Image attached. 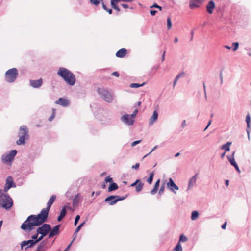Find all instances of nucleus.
<instances>
[{
  "instance_id": "nucleus-1",
  "label": "nucleus",
  "mask_w": 251,
  "mask_h": 251,
  "mask_svg": "<svg viewBox=\"0 0 251 251\" xmlns=\"http://www.w3.org/2000/svg\"><path fill=\"white\" fill-rule=\"evenodd\" d=\"M49 211L43 208L37 215H30L22 223L21 228L26 233H30L35 227L45 224L48 220Z\"/></svg>"
},
{
  "instance_id": "nucleus-2",
  "label": "nucleus",
  "mask_w": 251,
  "mask_h": 251,
  "mask_svg": "<svg viewBox=\"0 0 251 251\" xmlns=\"http://www.w3.org/2000/svg\"><path fill=\"white\" fill-rule=\"evenodd\" d=\"M57 75L61 77L66 83L70 85L73 86L76 82V78L75 75L69 70L60 67L57 71Z\"/></svg>"
},
{
  "instance_id": "nucleus-3",
  "label": "nucleus",
  "mask_w": 251,
  "mask_h": 251,
  "mask_svg": "<svg viewBox=\"0 0 251 251\" xmlns=\"http://www.w3.org/2000/svg\"><path fill=\"white\" fill-rule=\"evenodd\" d=\"M19 139L17 140L16 144L18 145H24L25 144V140L29 138L28 129L25 125L20 126L19 129Z\"/></svg>"
},
{
  "instance_id": "nucleus-4",
  "label": "nucleus",
  "mask_w": 251,
  "mask_h": 251,
  "mask_svg": "<svg viewBox=\"0 0 251 251\" xmlns=\"http://www.w3.org/2000/svg\"><path fill=\"white\" fill-rule=\"evenodd\" d=\"M17 151L16 150H12L8 152L3 154L1 156V161L3 163L8 165H11L17 155Z\"/></svg>"
},
{
  "instance_id": "nucleus-5",
  "label": "nucleus",
  "mask_w": 251,
  "mask_h": 251,
  "mask_svg": "<svg viewBox=\"0 0 251 251\" xmlns=\"http://www.w3.org/2000/svg\"><path fill=\"white\" fill-rule=\"evenodd\" d=\"M18 75V70L15 68L8 70L5 74V79L8 83L14 82Z\"/></svg>"
},
{
  "instance_id": "nucleus-6",
  "label": "nucleus",
  "mask_w": 251,
  "mask_h": 251,
  "mask_svg": "<svg viewBox=\"0 0 251 251\" xmlns=\"http://www.w3.org/2000/svg\"><path fill=\"white\" fill-rule=\"evenodd\" d=\"M0 201H1L0 202V207L6 210H10L13 206V200L8 194H6L4 197L0 199Z\"/></svg>"
},
{
  "instance_id": "nucleus-7",
  "label": "nucleus",
  "mask_w": 251,
  "mask_h": 251,
  "mask_svg": "<svg viewBox=\"0 0 251 251\" xmlns=\"http://www.w3.org/2000/svg\"><path fill=\"white\" fill-rule=\"evenodd\" d=\"M97 91L98 94L105 101L108 103L112 102L113 96L108 90L103 88H98Z\"/></svg>"
},
{
  "instance_id": "nucleus-8",
  "label": "nucleus",
  "mask_w": 251,
  "mask_h": 251,
  "mask_svg": "<svg viewBox=\"0 0 251 251\" xmlns=\"http://www.w3.org/2000/svg\"><path fill=\"white\" fill-rule=\"evenodd\" d=\"M36 229V232L39 234H44L45 236L49 235V232L51 229V226L49 224H43Z\"/></svg>"
},
{
  "instance_id": "nucleus-9",
  "label": "nucleus",
  "mask_w": 251,
  "mask_h": 251,
  "mask_svg": "<svg viewBox=\"0 0 251 251\" xmlns=\"http://www.w3.org/2000/svg\"><path fill=\"white\" fill-rule=\"evenodd\" d=\"M121 120L126 125L128 126L132 125L134 123V119L131 118L129 114H126L121 117Z\"/></svg>"
},
{
  "instance_id": "nucleus-10",
  "label": "nucleus",
  "mask_w": 251,
  "mask_h": 251,
  "mask_svg": "<svg viewBox=\"0 0 251 251\" xmlns=\"http://www.w3.org/2000/svg\"><path fill=\"white\" fill-rule=\"evenodd\" d=\"M36 245L35 243L31 240H24L20 243L21 249L23 250L24 247L26 246L25 250L26 251L29 248H31Z\"/></svg>"
},
{
  "instance_id": "nucleus-11",
  "label": "nucleus",
  "mask_w": 251,
  "mask_h": 251,
  "mask_svg": "<svg viewBox=\"0 0 251 251\" xmlns=\"http://www.w3.org/2000/svg\"><path fill=\"white\" fill-rule=\"evenodd\" d=\"M60 224L55 225L52 228H51L48 235V238H52L55 236H57L60 233Z\"/></svg>"
},
{
  "instance_id": "nucleus-12",
  "label": "nucleus",
  "mask_w": 251,
  "mask_h": 251,
  "mask_svg": "<svg viewBox=\"0 0 251 251\" xmlns=\"http://www.w3.org/2000/svg\"><path fill=\"white\" fill-rule=\"evenodd\" d=\"M167 187L175 194H176L175 190H178L179 189L178 186L175 184L171 178L169 179V181L167 183Z\"/></svg>"
},
{
  "instance_id": "nucleus-13",
  "label": "nucleus",
  "mask_w": 251,
  "mask_h": 251,
  "mask_svg": "<svg viewBox=\"0 0 251 251\" xmlns=\"http://www.w3.org/2000/svg\"><path fill=\"white\" fill-rule=\"evenodd\" d=\"M215 7L216 6L214 1L212 0H210L206 5L207 12L209 14H212Z\"/></svg>"
},
{
  "instance_id": "nucleus-14",
  "label": "nucleus",
  "mask_w": 251,
  "mask_h": 251,
  "mask_svg": "<svg viewBox=\"0 0 251 251\" xmlns=\"http://www.w3.org/2000/svg\"><path fill=\"white\" fill-rule=\"evenodd\" d=\"M251 117L249 114H248L246 116V122L247 123V128L246 131L248 135V139L249 140L250 139V129L251 127Z\"/></svg>"
},
{
  "instance_id": "nucleus-15",
  "label": "nucleus",
  "mask_w": 251,
  "mask_h": 251,
  "mask_svg": "<svg viewBox=\"0 0 251 251\" xmlns=\"http://www.w3.org/2000/svg\"><path fill=\"white\" fill-rule=\"evenodd\" d=\"M104 201L107 202L109 205H113L117 202L115 195H110L107 197Z\"/></svg>"
},
{
  "instance_id": "nucleus-16",
  "label": "nucleus",
  "mask_w": 251,
  "mask_h": 251,
  "mask_svg": "<svg viewBox=\"0 0 251 251\" xmlns=\"http://www.w3.org/2000/svg\"><path fill=\"white\" fill-rule=\"evenodd\" d=\"M43 84V79L40 78L38 80H30V84L34 88L40 87Z\"/></svg>"
},
{
  "instance_id": "nucleus-17",
  "label": "nucleus",
  "mask_w": 251,
  "mask_h": 251,
  "mask_svg": "<svg viewBox=\"0 0 251 251\" xmlns=\"http://www.w3.org/2000/svg\"><path fill=\"white\" fill-rule=\"evenodd\" d=\"M56 103L60 104L64 107H66L69 105V101L66 99L60 98L56 101Z\"/></svg>"
},
{
  "instance_id": "nucleus-18",
  "label": "nucleus",
  "mask_w": 251,
  "mask_h": 251,
  "mask_svg": "<svg viewBox=\"0 0 251 251\" xmlns=\"http://www.w3.org/2000/svg\"><path fill=\"white\" fill-rule=\"evenodd\" d=\"M127 54V50L123 48L118 50L116 53V56L119 58H123Z\"/></svg>"
},
{
  "instance_id": "nucleus-19",
  "label": "nucleus",
  "mask_w": 251,
  "mask_h": 251,
  "mask_svg": "<svg viewBox=\"0 0 251 251\" xmlns=\"http://www.w3.org/2000/svg\"><path fill=\"white\" fill-rule=\"evenodd\" d=\"M5 185L9 187L10 188H15L16 187V185L15 183L14 180L12 179V177L10 176L7 178Z\"/></svg>"
},
{
  "instance_id": "nucleus-20",
  "label": "nucleus",
  "mask_w": 251,
  "mask_h": 251,
  "mask_svg": "<svg viewBox=\"0 0 251 251\" xmlns=\"http://www.w3.org/2000/svg\"><path fill=\"white\" fill-rule=\"evenodd\" d=\"M67 206H64L60 212L59 215L58 216L57 220L58 222H60L63 218L66 216L67 213Z\"/></svg>"
},
{
  "instance_id": "nucleus-21",
  "label": "nucleus",
  "mask_w": 251,
  "mask_h": 251,
  "mask_svg": "<svg viewBox=\"0 0 251 251\" xmlns=\"http://www.w3.org/2000/svg\"><path fill=\"white\" fill-rule=\"evenodd\" d=\"M56 196L54 195H52L47 202V207L45 208L48 210V211H50V207L53 204V203L54 202Z\"/></svg>"
},
{
  "instance_id": "nucleus-22",
  "label": "nucleus",
  "mask_w": 251,
  "mask_h": 251,
  "mask_svg": "<svg viewBox=\"0 0 251 251\" xmlns=\"http://www.w3.org/2000/svg\"><path fill=\"white\" fill-rule=\"evenodd\" d=\"M48 238H46L44 240H43V241L39 242V243L38 244V245H37V247H38L39 248H43V249H46V250H48L50 247L47 244H48Z\"/></svg>"
},
{
  "instance_id": "nucleus-23",
  "label": "nucleus",
  "mask_w": 251,
  "mask_h": 251,
  "mask_svg": "<svg viewBox=\"0 0 251 251\" xmlns=\"http://www.w3.org/2000/svg\"><path fill=\"white\" fill-rule=\"evenodd\" d=\"M158 114L156 110H154L153 112L152 116L150 118L149 120V125H152L157 120Z\"/></svg>"
},
{
  "instance_id": "nucleus-24",
  "label": "nucleus",
  "mask_w": 251,
  "mask_h": 251,
  "mask_svg": "<svg viewBox=\"0 0 251 251\" xmlns=\"http://www.w3.org/2000/svg\"><path fill=\"white\" fill-rule=\"evenodd\" d=\"M198 173L195 174L193 177H192L189 181V184L188 186V189H189L191 186L195 185L197 180V176H198Z\"/></svg>"
},
{
  "instance_id": "nucleus-25",
  "label": "nucleus",
  "mask_w": 251,
  "mask_h": 251,
  "mask_svg": "<svg viewBox=\"0 0 251 251\" xmlns=\"http://www.w3.org/2000/svg\"><path fill=\"white\" fill-rule=\"evenodd\" d=\"M235 152V151H234L233 152V153H232V154L231 155H228L227 156L229 162H230V164L232 166H234L235 165H236V164H237L235 161V159H234Z\"/></svg>"
},
{
  "instance_id": "nucleus-26",
  "label": "nucleus",
  "mask_w": 251,
  "mask_h": 251,
  "mask_svg": "<svg viewBox=\"0 0 251 251\" xmlns=\"http://www.w3.org/2000/svg\"><path fill=\"white\" fill-rule=\"evenodd\" d=\"M85 221L81 223L80 224H79L78 225V226L76 227V228L75 229L74 234H73V241H74L76 237L77 236V233L80 231V230L81 229V228L82 227V226H84V225L85 224Z\"/></svg>"
},
{
  "instance_id": "nucleus-27",
  "label": "nucleus",
  "mask_w": 251,
  "mask_h": 251,
  "mask_svg": "<svg viewBox=\"0 0 251 251\" xmlns=\"http://www.w3.org/2000/svg\"><path fill=\"white\" fill-rule=\"evenodd\" d=\"M118 184L114 182L111 183L108 188V192H110L113 191H115L118 189Z\"/></svg>"
},
{
  "instance_id": "nucleus-28",
  "label": "nucleus",
  "mask_w": 251,
  "mask_h": 251,
  "mask_svg": "<svg viewBox=\"0 0 251 251\" xmlns=\"http://www.w3.org/2000/svg\"><path fill=\"white\" fill-rule=\"evenodd\" d=\"M231 145V142H227L226 144L223 145L221 147V149L224 150L225 151H230V146Z\"/></svg>"
},
{
  "instance_id": "nucleus-29",
  "label": "nucleus",
  "mask_w": 251,
  "mask_h": 251,
  "mask_svg": "<svg viewBox=\"0 0 251 251\" xmlns=\"http://www.w3.org/2000/svg\"><path fill=\"white\" fill-rule=\"evenodd\" d=\"M79 202V194H77L76 195L73 200V206H77Z\"/></svg>"
},
{
  "instance_id": "nucleus-30",
  "label": "nucleus",
  "mask_w": 251,
  "mask_h": 251,
  "mask_svg": "<svg viewBox=\"0 0 251 251\" xmlns=\"http://www.w3.org/2000/svg\"><path fill=\"white\" fill-rule=\"evenodd\" d=\"M184 76V73L182 72L178 74L175 77L174 82H173V87H175L176 84L178 80L179 79L180 77Z\"/></svg>"
},
{
  "instance_id": "nucleus-31",
  "label": "nucleus",
  "mask_w": 251,
  "mask_h": 251,
  "mask_svg": "<svg viewBox=\"0 0 251 251\" xmlns=\"http://www.w3.org/2000/svg\"><path fill=\"white\" fill-rule=\"evenodd\" d=\"M154 176V172H151V173H150L149 177L147 179V182L149 184H151L152 183Z\"/></svg>"
},
{
  "instance_id": "nucleus-32",
  "label": "nucleus",
  "mask_w": 251,
  "mask_h": 251,
  "mask_svg": "<svg viewBox=\"0 0 251 251\" xmlns=\"http://www.w3.org/2000/svg\"><path fill=\"white\" fill-rule=\"evenodd\" d=\"M199 215V213L197 211L195 210L192 211L191 215V220L193 221L196 220L198 218Z\"/></svg>"
},
{
  "instance_id": "nucleus-33",
  "label": "nucleus",
  "mask_w": 251,
  "mask_h": 251,
  "mask_svg": "<svg viewBox=\"0 0 251 251\" xmlns=\"http://www.w3.org/2000/svg\"><path fill=\"white\" fill-rule=\"evenodd\" d=\"M144 186V184L142 182L141 180L140 179V181L139 183L137 184L135 190L137 192H140L142 189H143V187Z\"/></svg>"
},
{
  "instance_id": "nucleus-34",
  "label": "nucleus",
  "mask_w": 251,
  "mask_h": 251,
  "mask_svg": "<svg viewBox=\"0 0 251 251\" xmlns=\"http://www.w3.org/2000/svg\"><path fill=\"white\" fill-rule=\"evenodd\" d=\"M146 84L145 82H144L142 84H139L136 83H132L130 84V87L133 88H137L143 86Z\"/></svg>"
},
{
  "instance_id": "nucleus-35",
  "label": "nucleus",
  "mask_w": 251,
  "mask_h": 251,
  "mask_svg": "<svg viewBox=\"0 0 251 251\" xmlns=\"http://www.w3.org/2000/svg\"><path fill=\"white\" fill-rule=\"evenodd\" d=\"M39 234L38 233V232H36V233L32 235L31 237V239L35 243L36 245L38 243V236H39Z\"/></svg>"
},
{
  "instance_id": "nucleus-36",
  "label": "nucleus",
  "mask_w": 251,
  "mask_h": 251,
  "mask_svg": "<svg viewBox=\"0 0 251 251\" xmlns=\"http://www.w3.org/2000/svg\"><path fill=\"white\" fill-rule=\"evenodd\" d=\"M188 240L187 237L184 235V234H182L179 236V241L178 243H181V242H184L187 241Z\"/></svg>"
},
{
  "instance_id": "nucleus-37",
  "label": "nucleus",
  "mask_w": 251,
  "mask_h": 251,
  "mask_svg": "<svg viewBox=\"0 0 251 251\" xmlns=\"http://www.w3.org/2000/svg\"><path fill=\"white\" fill-rule=\"evenodd\" d=\"M174 251H182V248L181 243H177L176 244L174 248Z\"/></svg>"
},
{
  "instance_id": "nucleus-38",
  "label": "nucleus",
  "mask_w": 251,
  "mask_h": 251,
  "mask_svg": "<svg viewBox=\"0 0 251 251\" xmlns=\"http://www.w3.org/2000/svg\"><path fill=\"white\" fill-rule=\"evenodd\" d=\"M167 26L168 30H170L172 28V24L170 17H168L167 19Z\"/></svg>"
},
{
  "instance_id": "nucleus-39",
  "label": "nucleus",
  "mask_w": 251,
  "mask_h": 251,
  "mask_svg": "<svg viewBox=\"0 0 251 251\" xmlns=\"http://www.w3.org/2000/svg\"><path fill=\"white\" fill-rule=\"evenodd\" d=\"M128 195L129 194H126L125 196H118V195H115L116 196V200L117 201V202L119 201H123V200H125L128 196Z\"/></svg>"
},
{
  "instance_id": "nucleus-40",
  "label": "nucleus",
  "mask_w": 251,
  "mask_h": 251,
  "mask_svg": "<svg viewBox=\"0 0 251 251\" xmlns=\"http://www.w3.org/2000/svg\"><path fill=\"white\" fill-rule=\"evenodd\" d=\"M232 50L233 51H236L237 49H238L239 48V43L238 42H233L232 44Z\"/></svg>"
},
{
  "instance_id": "nucleus-41",
  "label": "nucleus",
  "mask_w": 251,
  "mask_h": 251,
  "mask_svg": "<svg viewBox=\"0 0 251 251\" xmlns=\"http://www.w3.org/2000/svg\"><path fill=\"white\" fill-rule=\"evenodd\" d=\"M113 182V178L110 176H106L104 179V183H109L111 184V183H112Z\"/></svg>"
},
{
  "instance_id": "nucleus-42",
  "label": "nucleus",
  "mask_w": 251,
  "mask_h": 251,
  "mask_svg": "<svg viewBox=\"0 0 251 251\" xmlns=\"http://www.w3.org/2000/svg\"><path fill=\"white\" fill-rule=\"evenodd\" d=\"M150 8H157L160 11H162V7L159 5H158L156 3L154 2L151 6L150 7Z\"/></svg>"
},
{
  "instance_id": "nucleus-43",
  "label": "nucleus",
  "mask_w": 251,
  "mask_h": 251,
  "mask_svg": "<svg viewBox=\"0 0 251 251\" xmlns=\"http://www.w3.org/2000/svg\"><path fill=\"white\" fill-rule=\"evenodd\" d=\"M198 7H199L198 4H197V3H195L194 2H192V1H190V4H189V7L190 9H195V8Z\"/></svg>"
},
{
  "instance_id": "nucleus-44",
  "label": "nucleus",
  "mask_w": 251,
  "mask_h": 251,
  "mask_svg": "<svg viewBox=\"0 0 251 251\" xmlns=\"http://www.w3.org/2000/svg\"><path fill=\"white\" fill-rule=\"evenodd\" d=\"M158 188L159 187L154 185L153 188L150 191V193L153 195H155L158 190Z\"/></svg>"
},
{
  "instance_id": "nucleus-45",
  "label": "nucleus",
  "mask_w": 251,
  "mask_h": 251,
  "mask_svg": "<svg viewBox=\"0 0 251 251\" xmlns=\"http://www.w3.org/2000/svg\"><path fill=\"white\" fill-rule=\"evenodd\" d=\"M55 109L54 108H52V113L51 116H50V117L49 118V121H51L54 118L55 114Z\"/></svg>"
},
{
  "instance_id": "nucleus-46",
  "label": "nucleus",
  "mask_w": 251,
  "mask_h": 251,
  "mask_svg": "<svg viewBox=\"0 0 251 251\" xmlns=\"http://www.w3.org/2000/svg\"><path fill=\"white\" fill-rule=\"evenodd\" d=\"M164 189H165V186H164V184H163L161 186V187L159 190L158 194L160 195H162L164 193Z\"/></svg>"
},
{
  "instance_id": "nucleus-47",
  "label": "nucleus",
  "mask_w": 251,
  "mask_h": 251,
  "mask_svg": "<svg viewBox=\"0 0 251 251\" xmlns=\"http://www.w3.org/2000/svg\"><path fill=\"white\" fill-rule=\"evenodd\" d=\"M90 2L95 6H98L100 4V0H89Z\"/></svg>"
},
{
  "instance_id": "nucleus-48",
  "label": "nucleus",
  "mask_w": 251,
  "mask_h": 251,
  "mask_svg": "<svg viewBox=\"0 0 251 251\" xmlns=\"http://www.w3.org/2000/svg\"><path fill=\"white\" fill-rule=\"evenodd\" d=\"M138 109H135L134 110V111L133 112V113L131 114H130V115L131 116V118H132L133 119H134V118L136 116V115L138 113Z\"/></svg>"
},
{
  "instance_id": "nucleus-49",
  "label": "nucleus",
  "mask_w": 251,
  "mask_h": 251,
  "mask_svg": "<svg viewBox=\"0 0 251 251\" xmlns=\"http://www.w3.org/2000/svg\"><path fill=\"white\" fill-rule=\"evenodd\" d=\"M80 216L79 215H77L75 217V221H74V225L75 226H76V225L77 224L79 220H80Z\"/></svg>"
},
{
  "instance_id": "nucleus-50",
  "label": "nucleus",
  "mask_w": 251,
  "mask_h": 251,
  "mask_svg": "<svg viewBox=\"0 0 251 251\" xmlns=\"http://www.w3.org/2000/svg\"><path fill=\"white\" fill-rule=\"evenodd\" d=\"M112 8L116 10L117 12L120 11V8L119 7L118 4L111 5Z\"/></svg>"
},
{
  "instance_id": "nucleus-51",
  "label": "nucleus",
  "mask_w": 251,
  "mask_h": 251,
  "mask_svg": "<svg viewBox=\"0 0 251 251\" xmlns=\"http://www.w3.org/2000/svg\"><path fill=\"white\" fill-rule=\"evenodd\" d=\"M122 1V0H110L111 5L118 4V2Z\"/></svg>"
},
{
  "instance_id": "nucleus-52",
  "label": "nucleus",
  "mask_w": 251,
  "mask_h": 251,
  "mask_svg": "<svg viewBox=\"0 0 251 251\" xmlns=\"http://www.w3.org/2000/svg\"><path fill=\"white\" fill-rule=\"evenodd\" d=\"M142 141L141 140H136V141H133L132 143H131V146L132 147H134L136 145H137V144H139L140 143H141Z\"/></svg>"
},
{
  "instance_id": "nucleus-53",
  "label": "nucleus",
  "mask_w": 251,
  "mask_h": 251,
  "mask_svg": "<svg viewBox=\"0 0 251 251\" xmlns=\"http://www.w3.org/2000/svg\"><path fill=\"white\" fill-rule=\"evenodd\" d=\"M40 236H38V243L42 241L43 240V239L45 237H46V236H45V235H44V234H40Z\"/></svg>"
},
{
  "instance_id": "nucleus-54",
  "label": "nucleus",
  "mask_w": 251,
  "mask_h": 251,
  "mask_svg": "<svg viewBox=\"0 0 251 251\" xmlns=\"http://www.w3.org/2000/svg\"><path fill=\"white\" fill-rule=\"evenodd\" d=\"M139 181H140L139 179H136L135 182H134L130 185V187H135V186L136 187L137 184L139 183Z\"/></svg>"
},
{
  "instance_id": "nucleus-55",
  "label": "nucleus",
  "mask_w": 251,
  "mask_h": 251,
  "mask_svg": "<svg viewBox=\"0 0 251 251\" xmlns=\"http://www.w3.org/2000/svg\"><path fill=\"white\" fill-rule=\"evenodd\" d=\"M219 77H220V84H222L223 83V75H222V70H221L220 71V75H219Z\"/></svg>"
},
{
  "instance_id": "nucleus-56",
  "label": "nucleus",
  "mask_w": 251,
  "mask_h": 251,
  "mask_svg": "<svg viewBox=\"0 0 251 251\" xmlns=\"http://www.w3.org/2000/svg\"><path fill=\"white\" fill-rule=\"evenodd\" d=\"M140 164L139 163H136L135 165L132 166V168L134 169H138L139 168Z\"/></svg>"
},
{
  "instance_id": "nucleus-57",
  "label": "nucleus",
  "mask_w": 251,
  "mask_h": 251,
  "mask_svg": "<svg viewBox=\"0 0 251 251\" xmlns=\"http://www.w3.org/2000/svg\"><path fill=\"white\" fill-rule=\"evenodd\" d=\"M157 12V11L156 10H151L150 11V13L151 16H154Z\"/></svg>"
},
{
  "instance_id": "nucleus-58",
  "label": "nucleus",
  "mask_w": 251,
  "mask_h": 251,
  "mask_svg": "<svg viewBox=\"0 0 251 251\" xmlns=\"http://www.w3.org/2000/svg\"><path fill=\"white\" fill-rule=\"evenodd\" d=\"M203 87L204 94L205 98L206 99L207 95H206V87H205V84L204 82H203Z\"/></svg>"
},
{
  "instance_id": "nucleus-59",
  "label": "nucleus",
  "mask_w": 251,
  "mask_h": 251,
  "mask_svg": "<svg viewBox=\"0 0 251 251\" xmlns=\"http://www.w3.org/2000/svg\"><path fill=\"white\" fill-rule=\"evenodd\" d=\"M73 241H74L72 240L63 251H68L70 249Z\"/></svg>"
},
{
  "instance_id": "nucleus-60",
  "label": "nucleus",
  "mask_w": 251,
  "mask_h": 251,
  "mask_svg": "<svg viewBox=\"0 0 251 251\" xmlns=\"http://www.w3.org/2000/svg\"><path fill=\"white\" fill-rule=\"evenodd\" d=\"M111 75L115 76L116 77H119V73L117 71H115L111 74Z\"/></svg>"
},
{
  "instance_id": "nucleus-61",
  "label": "nucleus",
  "mask_w": 251,
  "mask_h": 251,
  "mask_svg": "<svg viewBox=\"0 0 251 251\" xmlns=\"http://www.w3.org/2000/svg\"><path fill=\"white\" fill-rule=\"evenodd\" d=\"M233 167L235 168V170H236V171L238 173H240L241 172L240 169L238 164H236V165H235Z\"/></svg>"
},
{
  "instance_id": "nucleus-62",
  "label": "nucleus",
  "mask_w": 251,
  "mask_h": 251,
  "mask_svg": "<svg viewBox=\"0 0 251 251\" xmlns=\"http://www.w3.org/2000/svg\"><path fill=\"white\" fill-rule=\"evenodd\" d=\"M47 250L46 249H43V248H41L40 247L39 248L38 247H37L36 248V249L35 251H46Z\"/></svg>"
},
{
  "instance_id": "nucleus-63",
  "label": "nucleus",
  "mask_w": 251,
  "mask_h": 251,
  "mask_svg": "<svg viewBox=\"0 0 251 251\" xmlns=\"http://www.w3.org/2000/svg\"><path fill=\"white\" fill-rule=\"evenodd\" d=\"M10 189V188L9 187H8L7 185L5 184L4 186L3 191L4 192L6 193Z\"/></svg>"
},
{
  "instance_id": "nucleus-64",
  "label": "nucleus",
  "mask_w": 251,
  "mask_h": 251,
  "mask_svg": "<svg viewBox=\"0 0 251 251\" xmlns=\"http://www.w3.org/2000/svg\"><path fill=\"white\" fill-rule=\"evenodd\" d=\"M227 225V222H225L224 224H223L221 226V228L223 229H225Z\"/></svg>"
}]
</instances>
